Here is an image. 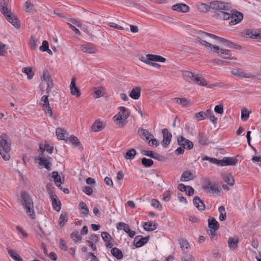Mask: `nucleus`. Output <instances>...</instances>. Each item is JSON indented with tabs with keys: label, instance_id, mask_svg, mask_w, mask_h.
Segmentation results:
<instances>
[{
	"label": "nucleus",
	"instance_id": "49530a36",
	"mask_svg": "<svg viewBox=\"0 0 261 261\" xmlns=\"http://www.w3.org/2000/svg\"><path fill=\"white\" fill-rule=\"evenodd\" d=\"M22 71L28 75V79H32L34 75L32 69L30 67H24L22 69Z\"/></svg>",
	"mask_w": 261,
	"mask_h": 261
},
{
	"label": "nucleus",
	"instance_id": "5fc2aeb1",
	"mask_svg": "<svg viewBox=\"0 0 261 261\" xmlns=\"http://www.w3.org/2000/svg\"><path fill=\"white\" fill-rule=\"evenodd\" d=\"M151 205L154 208L161 211L162 208V206L160 202L156 199H152L151 201Z\"/></svg>",
	"mask_w": 261,
	"mask_h": 261
},
{
	"label": "nucleus",
	"instance_id": "bf43d9fd",
	"mask_svg": "<svg viewBox=\"0 0 261 261\" xmlns=\"http://www.w3.org/2000/svg\"><path fill=\"white\" fill-rule=\"evenodd\" d=\"M249 117V112L246 110H243L241 112V119L243 121H246L248 120Z\"/></svg>",
	"mask_w": 261,
	"mask_h": 261
},
{
	"label": "nucleus",
	"instance_id": "603ef678",
	"mask_svg": "<svg viewBox=\"0 0 261 261\" xmlns=\"http://www.w3.org/2000/svg\"><path fill=\"white\" fill-rule=\"evenodd\" d=\"M117 228L118 229H123L125 232H127L129 229L128 225L124 222H119L118 223Z\"/></svg>",
	"mask_w": 261,
	"mask_h": 261
},
{
	"label": "nucleus",
	"instance_id": "aec40b11",
	"mask_svg": "<svg viewBox=\"0 0 261 261\" xmlns=\"http://www.w3.org/2000/svg\"><path fill=\"white\" fill-rule=\"evenodd\" d=\"M193 203L196 208L200 211L204 210L205 206L203 201L197 196L194 197Z\"/></svg>",
	"mask_w": 261,
	"mask_h": 261
},
{
	"label": "nucleus",
	"instance_id": "72a5a7b5",
	"mask_svg": "<svg viewBox=\"0 0 261 261\" xmlns=\"http://www.w3.org/2000/svg\"><path fill=\"white\" fill-rule=\"evenodd\" d=\"M238 238H230L228 240V244L231 249L234 250L238 247Z\"/></svg>",
	"mask_w": 261,
	"mask_h": 261
},
{
	"label": "nucleus",
	"instance_id": "864d4df0",
	"mask_svg": "<svg viewBox=\"0 0 261 261\" xmlns=\"http://www.w3.org/2000/svg\"><path fill=\"white\" fill-rule=\"evenodd\" d=\"M70 237L74 242L80 241L82 240V237L80 236V235L79 234V232L77 231L72 232Z\"/></svg>",
	"mask_w": 261,
	"mask_h": 261
},
{
	"label": "nucleus",
	"instance_id": "f257e3e1",
	"mask_svg": "<svg viewBox=\"0 0 261 261\" xmlns=\"http://www.w3.org/2000/svg\"><path fill=\"white\" fill-rule=\"evenodd\" d=\"M9 0H1L0 1V12L5 16L6 19L16 28H19L20 22L16 15L9 9L8 4Z\"/></svg>",
	"mask_w": 261,
	"mask_h": 261
},
{
	"label": "nucleus",
	"instance_id": "69168bd1",
	"mask_svg": "<svg viewBox=\"0 0 261 261\" xmlns=\"http://www.w3.org/2000/svg\"><path fill=\"white\" fill-rule=\"evenodd\" d=\"M141 153L143 155H146L152 158L154 152L151 150H142L141 151Z\"/></svg>",
	"mask_w": 261,
	"mask_h": 261
},
{
	"label": "nucleus",
	"instance_id": "680f3d73",
	"mask_svg": "<svg viewBox=\"0 0 261 261\" xmlns=\"http://www.w3.org/2000/svg\"><path fill=\"white\" fill-rule=\"evenodd\" d=\"M40 50L42 51H46V50H49L48 43L47 41L44 40L42 42V44L40 46Z\"/></svg>",
	"mask_w": 261,
	"mask_h": 261
},
{
	"label": "nucleus",
	"instance_id": "1a4fd4ad",
	"mask_svg": "<svg viewBox=\"0 0 261 261\" xmlns=\"http://www.w3.org/2000/svg\"><path fill=\"white\" fill-rule=\"evenodd\" d=\"M210 37L213 39L217 40V36L210 33L203 32L200 36L197 37V41L202 45L204 46L205 47H211L213 44L207 42L204 39H206L207 37Z\"/></svg>",
	"mask_w": 261,
	"mask_h": 261
},
{
	"label": "nucleus",
	"instance_id": "c756f323",
	"mask_svg": "<svg viewBox=\"0 0 261 261\" xmlns=\"http://www.w3.org/2000/svg\"><path fill=\"white\" fill-rule=\"evenodd\" d=\"M172 100L176 102L179 103L182 107H187L190 105V101L185 98L175 97L172 98Z\"/></svg>",
	"mask_w": 261,
	"mask_h": 261
},
{
	"label": "nucleus",
	"instance_id": "9d476101",
	"mask_svg": "<svg viewBox=\"0 0 261 261\" xmlns=\"http://www.w3.org/2000/svg\"><path fill=\"white\" fill-rule=\"evenodd\" d=\"M40 105L43 107V110L46 114H48L50 117H52L53 112L49 106L48 96L43 95L40 100Z\"/></svg>",
	"mask_w": 261,
	"mask_h": 261
},
{
	"label": "nucleus",
	"instance_id": "ea45409f",
	"mask_svg": "<svg viewBox=\"0 0 261 261\" xmlns=\"http://www.w3.org/2000/svg\"><path fill=\"white\" fill-rule=\"evenodd\" d=\"M206 116L209 118V119L213 124L217 123V119L215 118L212 110L208 109L206 111L205 113V117Z\"/></svg>",
	"mask_w": 261,
	"mask_h": 261
},
{
	"label": "nucleus",
	"instance_id": "412c9836",
	"mask_svg": "<svg viewBox=\"0 0 261 261\" xmlns=\"http://www.w3.org/2000/svg\"><path fill=\"white\" fill-rule=\"evenodd\" d=\"M138 133L142 139H145L146 141L149 140L150 138H153V136L151 133L142 128H139L138 129Z\"/></svg>",
	"mask_w": 261,
	"mask_h": 261
},
{
	"label": "nucleus",
	"instance_id": "9b49d317",
	"mask_svg": "<svg viewBox=\"0 0 261 261\" xmlns=\"http://www.w3.org/2000/svg\"><path fill=\"white\" fill-rule=\"evenodd\" d=\"M231 73L234 75L240 77H245L249 79H254L255 75L250 73H245L241 69H233Z\"/></svg>",
	"mask_w": 261,
	"mask_h": 261
},
{
	"label": "nucleus",
	"instance_id": "09e8293b",
	"mask_svg": "<svg viewBox=\"0 0 261 261\" xmlns=\"http://www.w3.org/2000/svg\"><path fill=\"white\" fill-rule=\"evenodd\" d=\"M51 177L54 178V181L56 185L59 182H61V178L57 171H53L51 173Z\"/></svg>",
	"mask_w": 261,
	"mask_h": 261
},
{
	"label": "nucleus",
	"instance_id": "2eb2a0df",
	"mask_svg": "<svg viewBox=\"0 0 261 261\" xmlns=\"http://www.w3.org/2000/svg\"><path fill=\"white\" fill-rule=\"evenodd\" d=\"M149 236L143 237L142 236H137L135 237L134 243L137 248L142 247L149 240Z\"/></svg>",
	"mask_w": 261,
	"mask_h": 261
},
{
	"label": "nucleus",
	"instance_id": "6e6552de",
	"mask_svg": "<svg viewBox=\"0 0 261 261\" xmlns=\"http://www.w3.org/2000/svg\"><path fill=\"white\" fill-rule=\"evenodd\" d=\"M46 188L49 195V197L51 200L53 208L57 212L60 211L61 205L60 201L58 199L57 195L51 189L48 185H46Z\"/></svg>",
	"mask_w": 261,
	"mask_h": 261
},
{
	"label": "nucleus",
	"instance_id": "5701e85b",
	"mask_svg": "<svg viewBox=\"0 0 261 261\" xmlns=\"http://www.w3.org/2000/svg\"><path fill=\"white\" fill-rule=\"evenodd\" d=\"M88 22L90 23L97 24L100 21L101 16L96 13H90Z\"/></svg>",
	"mask_w": 261,
	"mask_h": 261
},
{
	"label": "nucleus",
	"instance_id": "c85d7f7f",
	"mask_svg": "<svg viewBox=\"0 0 261 261\" xmlns=\"http://www.w3.org/2000/svg\"><path fill=\"white\" fill-rule=\"evenodd\" d=\"M196 7L199 11L203 13H206L211 9L210 4L208 5L202 3H197Z\"/></svg>",
	"mask_w": 261,
	"mask_h": 261
},
{
	"label": "nucleus",
	"instance_id": "e2e57ef3",
	"mask_svg": "<svg viewBox=\"0 0 261 261\" xmlns=\"http://www.w3.org/2000/svg\"><path fill=\"white\" fill-rule=\"evenodd\" d=\"M70 141L75 146H77L80 144V142L79 139L73 135L71 136L69 138Z\"/></svg>",
	"mask_w": 261,
	"mask_h": 261
},
{
	"label": "nucleus",
	"instance_id": "cd10ccee",
	"mask_svg": "<svg viewBox=\"0 0 261 261\" xmlns=\"http://www.w3.org/2000/svg\"><path fill=\"white\" fill-rule=\"evenodd\" d=\"M81 49L84 53L88 54H93L96 52L95 48L89 44L82 45L81 46Z\"/></svg>",
	"mask_w": 261,
	"mask_h": 261
},
{
	"label": "nucleus",
	"instance_id": "37998d69",
	"mask_svg": "<svg viewBox=\"0 0 261 261\" xmlns=\"http://www.w3.org/2000/svg\"><path fill=\"white\" fill-rule=\"evenodd\" d=\"M220 213L219 220L220 221H224L226 218V213L224 206H220L218 208Z\"/></svg>",
	"mask_w": 261,
	"mask_h": 261
},
{
	"label": "nucleus",
	"instance_id": "f704fd0d",
	"mask_svg": "<svg viewBox=\"0 0 261 261\" xmlns=\"http://www.w3.org/2000/svg\"><path fill=\"white\" fill-rule=\"evenodd\" d=\"M157 224L153 223L152 222H145L143 225L144 229L148 231H151L155 230L156 228Z\"/></svg>",
	"mask_w": 261,
	"mask_h": 261
},
{
	"label": "nucleus",
	"instance_id": "8fccbe9b",
	"mask_svg": "<svg viewBox=\"0 0 261 261\" xmlns=\"http://www.w3.org/2000/svg\"><path fill=\"white\" fill-rule=\"evenodd\" d=\"M56 133L58 139L61 140H65V132L64 129L61 128H58L56 129Z\"/></svg>",
	"mask_w": 261,
	"mask_h": 261
},
{
	"label": "nucleus",
	"instance_id": "13d9d810",
	"mask_svg": "<svg viewBox=\"0 0 261 261\" xmlns=\"http://www.w3.org/2000/svg\"><path fill=\"white\" fill-rule=\"evenodd\" d=\"M195 118L198 121L203 120L205 118V113L202 111L197 113L195 114Z\"/></svg>",
	"mask_w": 261,
	"mask_h": 261
},
{
	"label": "nucleus",
	"instance_id": "c9c22d12",
	"mask_svg": "<svg viewBox=\"0 0 261 261\" xmlns=\"http://www.w3.org/2000/svg\"><path fill=\"white\" fill-rule=\"evenodd\" d=\"M193 179L192 174L190 171H184L180 177L181 181H188Z\"/></svg>",
	"mask_w": 261,
	"mask_h": 261
},
{
	"label": "nucleus",
	"instance_id": "79ce46f5",
	"mask_svg": "<svg viewBox=\"0 0 261 261\" xmlns=\"http://www.w3.org/2000/svg\"><path fill=\"white\" fill-rule=\"evenodd\" d=\"M179 244L181 250L186 252L188 250L189 247V244L188 241L185 239H181L179 240Z\"/></svg>",
	"mask_w": 261,
	"mask_h": 261
},
{
	"label": "nucleus",
	"instance_id": "dca6fc26",
	"mask_svg": "<svg viewBox=\"0 0 261 261\" xmlns=\"http://www.w3.org/2000/svg\"><path fill=\"white\" fill-rule=\"evenodd\" d=\"M70 93L72 95H74L77 97H79L81 95V92L76 86V79L73 77L71 79L70 85Z\"/></svg>",
	"mask_w": 261,
	"mask_h": 261
},
{
	"label": "nucleus",
	"instance_id": "2f4dec72",
	"mask_svg": "<svg viewBox=\"0 0 261 261\" xmlns=\"http://www.w3.org/2000/svg\"><path fill=\"white\" fill-rule=\"evenodd\" d=\"M208 227L214 230H217L219 228V223L214 218H210L208 220Z\"/></svg>",
	"mask_w": 261,
	"mask_h": 261
},
{
	"label": "nucleus",
	"instance_id": "4c0bfd02",
	"mask_svg": "<svg viewBox=\"0 0 261 261\" xmlns=\"http://www.w3.org/2000/svg\"><path fill=\"white\" fill-rule=\"evenodd\" d=\"M136 154V151L135 149L132 148L126 151L124 157L126 160L133 159Z\"/></svg>",
	"mask_w": 261,
	"mask_h": 261
},
{
	"label": "nucleus",
	"instance_id": "7c9ffc66",
	"mask_svg": "<svg viewBox=\"0 0 261 261\" xmlns=\"http://www.w3.org/2000/svg\"><path fill=\"white\" fill-rule=\"evenodd\" d=\"M198 142L202 145H207L209 144L208 137L203 133H200L198 136Z\"/></svg>",
	"mask_w": 261,
	"mask_h": 261
},
{
	"label": "nucleus",
	"instance_id": "338daca9",
	"mask_svg": "<svg viewBox=\"0 0 261 261\" xmlns=\"http://www.w3.org/2000/svg\"><path fill=\"white\" fill-rule=\"evenodd\" d=\"M83 192L88 195H91L93 193V189L89 186H85L83 188Z\"/></svg>",
	"mask_w": 261,
	"mask_h": 261
},
{
	"label": "nucleus",
	"instance_id": "473e14b6",
	"mask_svg": "<svg viewBox=\"0 0 261 261\" xmlns=\"http://www.w3.org/2000/svg\"><path fill=\"white\" fill-rule=\"evenodd\" d=\"M111 253L113 256L118 259H121L123 257L122 252L116 247L113 248L111 250Z\"/></svg>",
	"mask_w": 261,
	"mask_h": 261
},
{
	"label": "nucleus",
	"instance_id": "f03ea898",
	"mask_svg": "<svg viewBox=\"0 0 261 261\" xmlns=\"http://www.w3.org/2000/svg\"><path fill=\"white\" fill-rule=\"evenodd\" d=\"M11 149L10 139L6 134H3L0 136V154L4 160L9 161L10 159Z\"/></svg>",
	"mask_w": 261,
	"mask_h": 261
},
{
	"label": "nucleus",
	"instance_id": "e433bc0d",
	"mask_svg": "<svg viewBox=\"0 0 261 261\" xmlns=\"http://www.w3.org/2000/svg\"><path fill=\"white\" fill-rule=\"evenodd\" d=\"M68 215L66 213H62L60 215L59 219V225L60 227H63L66 222L68 221Z\"/></svg>",
	"mask_w": 261,
	"mask_h": 261
},
{
	"label": "nucleus",
	"instance_id": "ddd939ff",
	"mask_svg": "<svg viewBox=\"0 0 261 261\" xmlns=\"http://www.w3.org/2000/svg\"><path fill=\"white\" fill-rule=\"evenodd\" d=\"M178 144L180 146H183L184 148H187L189 150L193 148V143L189 140L186 139L182 136H180L177 139Z\"/></svg>",
	"mask_w": 261,
	"mask_h": 261
},
{
	"label": "nucleus",
	"instance_id": "f8f14e48",
	"mask_svg": "<svg viewBox=\"0 0 261 261\" xmlns=\"http://www.w3.org/2000/svg\"><path fill=\"white\" fill-rule=\"evenodd\" d=\"M219 162L218 166H234L238 163V161L234 158L224 157L222 160H219Z\"/></svg>",
	"mask_w": 261,
	"mask_h": 261
},
{
	"label": "nucleus",
	"instance_id": "b1692460",
	"mask_svg": "<svg viewBox=\"0 0 261 261\" xmlns=\"http://www.w3.org/2000/svg\"><path fill=\"white\" fill-rule=\"evenodd\" d=\"M141 88L139 87L133 88L129 93V96L134 99L137 100L139 98L141 95Z\"/></svg>",
	"mask_w": 261,
	"mask_h": 261
},
{
	"label": "nucleus",
	"instance_id": "393cba45",
	"mask_svg": "<svg viewBox=\"0 0 261 261\" xmlns=\"http://www.w3.org/2000/svg\"><path fill=\"white\" fill-rule=\"evenodd\" d=\"M7 249L10 256L15 261H23L22 258L19 256L18 252L16 250H12L10 248H7Z\"/></svg>",
	"mask_w": 261,
	"mask_h": 261
},
{
	"label": "nucleus",
	"instance_id": "c03bdc74",
	"mask_svg": "<svg viewBox=\"0 0 261 261\" xmlns=\"http://www.w3.org/2000/svg\"><path fill=\"white\" fill-rule=\"evenodd\" d=\"M103 89L102 87H94L93 93L96 95L95 96V98H99L103 96Z\"/></svg>",
	"mask_w": 261,
	"mask_h": 261
},
{
	"label": "nucleus",
	"instance_id": "bb28decb",
	"mask_svg": "<svg viewBox=\"0 0 261 261\" xmlns=\"http://www.w3.org/2000/svg\"><path fill=\"white\" fill-rule=\"evenodd\" d=\"M79 206L81 215L84 217H87L89 213V209L86 203L82 201L79 203Z\"/></svg>",
	"mask_w": 261,
	"mask_h": 261
},
{
	"label": "nucleus",
	"instance_id": "7ed1b4c3",
	"mask_svg": "<svg viewBox=\"0 0 261 261\" xmlns=\"http://www.w3.org/2000/svg\"><path fill=\"white\" fill-rule=\"evenodd\" d=\"M243 18V14L238 11L229 13L227 11H223L222 12H219L218 17L216 18L223 20L230 19L229 24L230 25H234L240 22Z\"/></svg>",
	"mask_w": 261,
	"mask_h": 261
},
{
	"label": "nucleus",
	"instance_id": "de8ad7c7",
	"mask_svg": "<svg viewBox=\"0 0 261 261\" xmlns=\"http://www.w3.org/2000/svg\"><path fill=\"white\" fill-rule=\"evenodd\" d=\"M213 184L210 179H206L202 185V188L204 191L206 192H208L210 189L212 188Z\"/></svg>",
	"mask_w": 261,
	"mask_h": 261
},
{
	"label": "nucleus",
	"instance_id": "f3484780",
	"mask_svg": "<svg viewBox=\"0 0 261 261\" xmlns=\"http://www.w3.org/2000/svg\"><path fill=\"white\" fill-rule=\"evenodd\" d=\"M147 60H145L146 63H147V60L149 62H159L164 63L166 61V59L161 56L147 54L146 55Z\"/></svg>",
	"mask_w": 261,
	"mask_h": 261
},
{
	"label": "nucleus",
	"instance_id": "a19ab883",
	"mask_svg": "<svg viewBox=\"0 0 261 261\" xmlns=\"http://www.w3.org/2000/svg\"><path fill=\"white\" fill-rule=\"evenodd\" d=\"M224 181L229 186H233L234 184V180L233 176L230 174H227L223 176Z\"/></svg>",
	"mask_w": 261,
	"mask_h": 261
},
{
	"label": "nucleus",
	"instance_id": "0e129e2a",
	"mask_svg": "<svg viewBox=\"0 0 261 261\" xmlns=\"http://www.w3.org/2000/svg\"><path fill=\"white\" fill-rule=\"evenodd\" d=\"M214 111L216 113L220 114H223V106L222 105H217L215 106L214 108Z\"/></svg>",
	"mask_w": 261,
	"mask_h": 261
},
{
	"label": "nucleus",
	"instance_id": "4d7b16f0",
	"mask_svg": "<svg viewBox=\"0 0 261 261\" xmlns=\"http://www.w3.org/2000/svg\"><path fill=\"white\" fill-rule=\"evenodd\" d=\"M101 236L102 239L105 242L110 241L112 239L110 234L106 231L102 232Z\"/></svg>",
	"mask_w": 261,
	"mask_h": 261
},
{
	"label": "nucleus",
	"instance_id": "a878e982",
	"mask_svg": "<svg viewBox=\"0 0 261 261\" xmlns=\"http://www.w3.org/2000/svg\"><path fill=\"white\" fill-rule=\"evenodd\" d=\"M220 56L225 59H236V58L232 56L230 51L229 49L221 48L220 50Z\"/></svg>",
	"mask_w": 261,
	"mask_h": 261
},
{
	"label": "nucleus",
	"instance_id": "052dcab7",
	"mask_svg": "<svg viewBox=\"0 0 261 261\" xmlns=\"http://www.w3.org/2000/svg\"><path fill=\"white\" fill-rule=\"evenodd\" d=\"M219 192L220 190L218 188V185L216 184H214L207 193H211L212 194H214Z\"/></svg>",
	"mask_w": 261,
	"mask_h": 261
},
{
	"label": "nucleus",
	"instance_id": "6ab92c4d",
	"mask_svg": "<svg viewBox=\"0 0 261 261\" xmlns=\"http://www.w3.org/2000/svg\"><path fill=\"white\" fill-rule=\"evenodd\" d=\"M50 159H51L50 157H49L48 159H47L44 156L40 157L38 159V163L39 165L44 166L48 171H50L51 167V163L49 161Z\"/></svg>",
	"mask_w": 261,
	"mask_h": 261
},
{
	"label": "nucleus",
	"instance_id": "774afa93",
	"mask_svg": "<svg viewBox=\"0 0 261 261\" xmlns=\"http://www.w3.org/2000/svg\"><path fill=\"white\" fill-rule=\"evenodd\" d=\"M251 37L253 39H261V32L260 31H255L254 33H252Z\"/></svg>",
	"mask_w": 261,
	"mask_h": 261
},
{
	"label": "nucleus",
	"instance_id": "39448f33",
	"mask_svg": "<svg viewBox=\"0 0 261 261\" xmlns=\"http://www.w3.org/2000/svg\"><path fill=\"white\" fill-rule=\"evenodd\" d=\"M119 112L113 117V120L120 127H123L127 123V119L130 115V111L124 107H119Z\"/></svg>",
	"mask_w": 261,
	"mask_h": 261
},
{
	"label": "nucleus",
	"instance_id": "4be33fe9",
	"mask_svg": "<svg viewBox=\"0 0 261 261\" xmlns=\"http://www.w3.org/2000/svg\"><path fill=\"white\" fill-rule=\"evenodd\" d=\"M105 128V125L99 120L95 121L91 126V130L94 132L100 131Z\"/></svg>",
	"mask_w": 261,
	"mask_h": 261
},
{
	"label": "nucleus",
	"instance_id": "0eeeda50",
	"mask_svg": "<svg viewBox=\"0 0 261 261\" xmlns=\"http://www.w3.org/2000/svg\"><path fill=\"white\" fill-rule=\"evenodd\" d=\"M182 75L185 80L189 83H194L202 86L207 85V82L204 78L196 76L190 71H185L183 72Z\"/></svg>",
	"mask_w": 261,
	"mask_h": 261
},
{
	"label": "nucleus",
	"instance_id": "3c124183",
	"mask_svg": "<svg viewBox=\"0 0 261 261\" xmlns=\"http://www.w3.org/2000/svg\"><path fill=\"white\" fill-rule=\"evenodd\" d=\"M202 161H208L211 163H212L214 164L217 165L218 166V163H219V162H220L219 160H218L216 158H211V157H208L206 155H204V156L202 157Z\"/></svg>",
	"mask_w": 261,
	"mask_h": 261
},
{
	"label": "nucleus",
	"instance_id": "6e6d98bb",
	"mask_svg": "<svg viewBox=\"0 0 261 261\" xmlns=\"http://www.w3.org/2000/svg\"><path fill=\"white\" fill-rule=\"evenodd\" d=\"M23 8L27 12H31L34 8L33 5L29 2H26L23 5Z\"/></svg>",
	"mask_w": 261,
	"mask_h": 261
},
{
	"label": "nucleus",
	"instance_id": "423d86ee",
	"mask_svg": "<svg viewBox=\"0 0 261 261\" xmlns=\"http://www.w3.org/2000/svg\"><path fill=\"white\" fill-rule=\"evenodd\" d=\"M210 8L211 9L214 10L213 16L215 18L218 17L219 12H222L223 11H228L229 10L228 4L219 1L211 2Z\"/></svg>",
	"mask_w": 261,
	"mask_h": 261
},
{
	"label": "nucleus",
	"instance_id": "58836bf2",
	"mask_svg": "<svg viewBox=\"0 0 261 261\" xmlns=\"http://www.w3.org/2000/svg\"><path fill=\"white\" fill-rule=\"evenodd\" d=\"M217 41L222 43L226 47L231 48L232 42L228 40L217 36Z\"/></svg>",
	"mask_w": 261,
	"mask_h": 261
},
{
	"label": "nucleus",
	"instance_id": "a211bd4d",
	"mask_svg": "<svg viewBox=\"0 0 261 261\" xmlns=\"http://www.w3.org/2000/svg\"><path fill=\"white\" fill-rule=\"evenodd\" d=\"M172 9L174 11H176L182 13H187L190 10V8L188 5L182 3L173 5Z\"/></svg>",
	"mask_w": 261,
	"mask_h": 261
},
{
	"label": "nucleus",
	"instance_id": "20e7f679",
	"mask_svg": "<svg viewBox=\"0 0 261 261\" xmlns=\"http://www.w3.org/2000/svg\"><path fill=\"white\" fill-rule=\"evenodd\" d=\"M21 203L27 215L32 219L35 218L34 204L31 196L25 191L21 192Z\"/></svg>",
	"mask_w": 261,
	"mask_h": 261
},
{
	"label": "nucleus",
	"instance_id": "a18cd8bd",
	"mask_svg": "<svg viewBox=\"0 0 261 261\" xmlns=\"http://www.w3.org/2000/svg\"><path fill=\"white\" fill-rule=\"evenodd\" d=\"M141 163L144 167L148 168L153 164V161L151 159L143 158L141 160Z\"/></svg>",
	"mask_w": 261,
	"mask_h": 261
},
{
	"label": "nucleus",
	"instance_id": "4468645a",
	"mask_svg": "<svg viewBox=\"0 0 261 261\" xmlns=\"http://www.w3.org/2000/svg\"><path fill=\"white\" fill-rule=\"evenodd\" d=\"M162 132L163 136V140L162 142V144L164 147H167L170 143L172 135L167 128H164Z\"/></svg>",
	"mask_w": 261,
	"mask_h": 261
}]
</instances>
